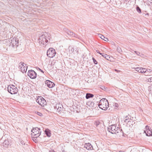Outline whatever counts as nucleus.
<instances>
[{"label": "nucleus", "instance_id": "f257e3e1", "mask_svg": "<svg viewBox=\"0 0 152 152\" xmlns=\"http://www.w3.org/2000/svg\"><path fill=\"white\" fill-rule=\"evenodd\" d=\"M50 38V33L45 32L44 34L40 36L38 42L41 46H44V45L45 46L46 43L48 42Z\"/></svg>", "mask_w": 152, "mask_h": 152}, {"label": "nucleus", "instance_id": "f03ea898", "mask_svg": "<svg viewBox=\"0 0 152 152\" xmlns=\"http://www.w3.org/2000/svg\"><path fill=\"white\" fill-rule=\"evenodd\" d=\"M107 130L113 134H116L121 132L122 129L120 128L116 127L115 125H112L108 126Z\"/></svg>", "mask_w": 152, "mask_h": 152}, {"label": "nucleus", "instance_id": "7ed1b4c3", "mask_svg": "<svg viewBox=\"0 0 152 152\" xmlns=\"http://www.w3.org/2000/svg\"><path fill=\"white\" fill-rule=\"evenodd\" d=\"M108 102L106 99L103 98L101 99L99 103V107L102 109L105 110L108 107Z\"/></svg>", "mask_w": 152, "mask_h": 152}, {"label": "nucleus", "instance_id": "20e7f679", "mask_svg": "<svg viewBox=\"0 0 152 152\" xmlns=\"http://www.w3.org/2000/svg\"><path fill=\"white\" fill-rule=\"evenodd\" d=\"M31 136L34 138L38 137L41 132L40 131V129L38 127L33 128L31 130Z\"/></svg>", "mask_w": 152, "mask_h": 152}, {"label": "nucleus", "instance_id": "39448f33", "mask_svg": "<svg viewBox=\"0 0 152 152\" xmlns=\"http://www.w3.org/2000/svg\"><path fill=\"white\" fill-rule=\"evenodd\" d=\"M8 91L11 94H15L18 92V90L16 87L13 85H10L8 86Z\"/></svg>", "mask_w": 152, "mask_h": 152}, {"label": "nucleus", "instance_id": "423d86ee", "mask_svg": "<svg viewBox=\"0 0 152 152\" xmlns=\"http://www.w3.org/2000/svg\"><path fill=\"white\" fill-rule=\"evenodd\" d=\"M56 53L55 49L53 48H50L48 50L47 54L48 57L53 58L55 56Z\"/></svg>", "mask_w": 152, "mask_h": 152}, {"label": "nucleus", "instance_id": "0eeeda50", "mask_svg": "<svg viewBox=\"0 0 152 152\" xmlns=\"http://www.w3.org/2000/svg\"><path fill=\"white\" fill-rule=\"evenodd\" d=\"M36 101L37 103L42 106H44L46 104V101L42 97L39 96L36 100Z\"/></svg>", "mask_w": 152, "mask_h": 152}, {"label": "nucleus", "instance_id": "6e6552de", "mask_svg": "<svg viewBox=\"0 0 152 152\" xmlns=\"http://www.w3.org/2000/svg\"><path fill=\"white\" fill-rule=\"evenodd\" d=\"M28 75L31 79H35L37 77L36 73L34 71L32 70L28 71Z\"/></svg>", "mask_w": 152, "mask_h": 152}, {"label": "nucleus", "instance_id": "1a4fd4ad", "mask_svg": "<svg viewBox=\"0 0 152 152\" xmlns=\"http://www.w3.org/2000/svg\"><path fill=\"white\" fill-rule=\"evenodd\" d=\"M26 65L23 62H20L19 64V68L21 69V71L22 72H26L27 69V66H26Z\"/></svg>", "mask_w": 152, "mask_h": 152}, {"label": "nucleus", "instance_id": "9d476101", "mask_svg": "<svg viewBox=\"0 0 152 152\" xmlns=\"http://www.w3.org/2000/svg\"><path fill=\"white\" fill-rule=\"evenodd\" d=\"M64 31L68 34L72 36V37L79 38L77 34H75V33H73L71 31L69 30L67 28H64Z\"/></svg>", "mask_w": 152, "mask_h": 152}, {"label": "nucleus", "instance_id": "9b49d317", "mask_svg": "<svg viewBox=\"0 0 152 152\" xmlns=\"http://www.w3.org/2000/svg\"><path fill=\"white\" fill-rule=\"evenodd\" d=\"M19 43V40L18 39L16 38H14L12 39L11 40L10 45L12 47H14L15 45L18 46L17 45Z\"/></svg>", "mask_w": 152, "mask_h": 152}, {"label": "nucleus", "instance_id": "f8f14e48", "mask_svg": "<svg viewBox=\"0 0 152 152\" xmlns=\"http://www.w3.org/2000/svg\"><path fill=\"white\" fill-rule=\"evenodd\" d=\"M45 84L49 88H52L55 85L54 83L50 81L47 80L45 81Z\"/></svg>", "mask_w": 152, "mask_h": 152}, {"label": "nucleus", "instance_id": "ddd939ff", "mask_svg": "<svg viewBox=\"0 0 152 152\" xmlns=\"http://www.w3.org/2000/svg\"><path fill=\"white\" fill-rule=\"evenodd\" d=\"M55 107L57 109V111L58 112H61L63 110V107L61 103H59L58 104H57Z\"/></svg>", "mask_w": 152, "mask_h": 152}, {"label": "nucleus", "instance_id": "4468645a", "mask_svg": "<svg viewBox=\"0 0 152 152\" xmlns=\"http://www.w3.org/2000/svg\"><path fill=\"white\" fill-rule=\"evenodd\" d=\"M84 147L88 150H91L93 149L92 145L89 143H85L84 145Z\"/></svg>", "mask_w": 152, "mask_h": 152}, {"label": "nucleus", "instance_id": "2eb2a0df", "mask_svg": "<svg viewBox=\"0 0 152 152\" xmlns=\"http://www.w3.org/2000/svg\"><path fill=\"white\" fill-rule=\"evenodd\" d=\"M3 145L5 147H8L10 144L7 138H6L4 140V141L2 143Z\"/></svg>", "mask_w": 152, "mask_h": 152}, {"label": "nucleus", "instance_id": "dca6fc26", "mask_svg": "<svg viewBox=\"0 0 152 152\" xmlns=\"http://www.w3.org/2000/svg\"><path fill=\"white\" fill-rule=\"evenodd\" d=\"M144 131L147 136H149L152 134V132L149 129H148V130L145 131L144 130Z\"/></svg>", "mask_w": 152, "mask_h": 152}, {"label": "nucleus", "instance_id": "f3484780", "mask_svg": "<svg viewBox=\"0 0 152 152\" xmlns=\"http://www.w3.org/2000/svg\"><path fill=\"white\" fill-rule=\"evenodd\" d=\"M94 96V95L90 93H87L86 94V99H88L90 98L93 97Z\"/></svg>", "mask_w": 152, "mask_h": 152}, {"label": "nucleus", "instance_id": "a211bd4d", "mask_svg": "<svg viewBox=\"0 0 152 152\" xmlns=\"http://www.w3.org/2000/svg\"><path fill=\"white\" fill-rule=\"evenodd\" d=\"M87 104L90 107L92 108L94 107V104L93 102H88Z\"/></svg>", "mask_w": 152, "mask_h": 152}, {"label": "nucleus", "instance_id": "6ab92c4d", "mask_svg": "<svg viewBox=\"0 0 152 152\" xmlns=\"http://www.w3.org/2000/svg\"><path fill=\"white\" fill-rule=\"evenodd\" d=\"M99 37L102 39L104 40L105 41L107 42L108 41V39L107 38L105 37L103 35L100 34Z\"/></svg>", "mask_w": 152, "mask_h": 152}, {"label": "nucleus", "instance_id": "aec40b11", "mask_svg": "<svg viewBox=\"0 0 152 152\" xmlns=\"http://www.w3.org/2000/svg\"><path fill=\"white\" fill-rule=\"evenodd\" d=\"M45 132L46 135L48 137H50V133L49 132V130L48 129H46L45 131Z\"/></svg>", "mask_w": 152, "mask_h": 152}, {"label": "nucleus", "instance_id": "412c9836", "mask_svg": "<svg viewBox=\"0 0 152 152\" xmlns=\"http://www.w3.org/2000/svg\"><path fill=\"white\" fill-rule=\"evenodd\" d=\"M113 106L115 110H117L118 109L119 105L118 104L115 103L113 105Z\"/></svg>", "mask_w": 152, "mask_h": 152}, {"label": "nucleus", "instance_id": "4be33fe9", "mask_svg": "<svg viewBox=\"0 0 152 152\" xmlns=\"http://www.w3.org/2000/svg\"><path fill=\"white\" fill-rule=\"evenodd\" d=\"M69 49L70 52L73 53L74 51V49L71 46H69Z\"/></svg>", "mask_w": 152, "mask_h": 152}, {"label": "nucleus", "instance_id": "5701e85b", "mask_svg": "<svg viewBox=\"0 0 152 152\" xmlns=\"http://www.w3.org/2000/svg\"><path fill=\"white\" fill-rule=\"evenodd\" d=\"M135 70L136 71H137V72H140V73L141 72V68L140 67H140H137V68H134Z\"/></svg>", "mask_w": 152, "mask_h": 152}, {"label": "nucleus", "instance_id": "b1692460", "mask_svg": "<svg viewBox=\"0 0 152 152\" xmlns=\"http://www.w3.org/2000/svg\"><path fill=\"white\" fill-rule=\"evenodd\" d=\"M117 50L119 53H121L122 52V50L121 48L119 46L117 47Z\"/></svg>", "mask_w": 152, "mask_h": 152}, {"label": "nucleus", "instance_id": "393cba45", "mask_svg": "<svg viewBox=\"0 0 152 152\" xmlns=\"http://www.w3.org/2000/svg\"><path fill=\"white\" fill-rule=\"evenodd\" d=\"M146 69L145 68H141V69L140 73H146Z\"/></svg>", "mask_w": 152, "mask_h": 152}, {"label": "nucleus", "instance_id": "a878e982", "mask_svg": "<svg viewBox=\"0 0 152 152\" xmlns=\"http://www.w3.org/2000/svg\"><path fill=\"white\" fill-rule=\"evenodd\" d=\"M136 10L137 12H138L139 13H141V9L139 7H137Z\"/></svg>", "mask_w": 152, "mask_h": 152}, {"label": "nucleus", "instance_id": "bb28decb", "mask_svg": "<svg viewBox=\"0 0 152 152\" xmlns=\"http://www.w3.org/2000/svg\"><path fill=\"white\" fill-rule=\"evenodd\" d=\"M100 123L99 121H95L94 123V125L96 126H97L100 124Z\"/></svg>", "mask_w": 152, "mask_h": 152}, {"label": "nucleus", "instance_id": "cd10ccee", "mask_svg": "<svg viewBox=\"0 0 152 152\" xmlns=\"http://www.w3.org/2000/svg\"><path fill=\"white\" fill-rule=\"evenodd\" d=\"M124 121L125 123H127L129 122H131L130 121V119H124Z\"/></svg>", "mask_w": 152, "mask_h": 152}, {"label": "nucleus", "instance_id": "c85d7f7f", "mask_svg": "<svg viewBox=\"0 0 152 152\" xmlns=\"http://www.w3.org/2000/svg\"><path fill=\"white\" fill-rule=\"evenodd\" d=\"M104 55L106 56L104 58H105L106 59L108 60L110 58L109 56L108 55H107V54Z\"/></svg>", "mask_w": 152, "mask_h": 152}, {"label": "nucleus", "instance_id": "c756f323", "mask_svg": "<svg viewBox=\"0 0 152 152\" xmlns=\"http://www.w3.org/2000/svg\"><path fill=\"white\" fill-rule=\"evenodd\" d=\"M92 59L93 61V62H94V63L95 64H97V61L94 58H92Z\"/></svg>", "mask_w": 152, "mask_h": 152}, {"label": "nucleus", "instance_id": "7c9ffc66", "mask_svg": "<svg viewBox=\"0 0 152 152\" xmlns=\"http://www.w3.org/2000/svg\"><path fill=\"white\" fill-rule=\"evenodd\" d=\"M134 53L140 56V53L138 52L137 51H134Z\"/></svg>", "mask_w": 152, "mask_h": 152}, {"label": "nucleus", "instance_id": "2f4dec72", "mask_svg": "<svg viewBox=\"0 0 152 152\" xmlns=\"http://www.w3.org/2000/svg\"><path fill=\"white\" fill-rule=\"evenodd\" d=\"M147 81L148 82H152V77H150L148 79Z\"/></svg>", "mask_w": 152, "mask_h": 152}, {"label": "nucleus", "instance_id": "473e14b6", "mask_svg": "<svg viewBox=\"0 0 152 152\" xmlns=\"http://www.w3.org/2000/svg\"><path fill=\"white\" fill-rule=\"evenodd\" d=\"M151 71H152V70L150 69H146V72H151Z\"/></svg>", "mask_w": 152, "mask_h": 152}, {"label": "nucleus", "instance_id": "72a5a7b5", "mask_svg": "<svg viewBox=\"0 0 152 152\" xmlns=\"http://www.w3.org/2000/svg\"><path fill=\"white\" fill-rule=\"evenodd\" d=\"M129 118H130V116H129V115L128 116L127 115L125 117L124 119H130Z\"/></svg>", "mask_w": 152, "mask_h": 152}, {"label": "nucleus", "instance_id": "f704fd0d", "mask_svg": "<svg viewBox=\"0 0 152 152\" xmlns=\"http://www.w3.org/2000/svg\"><path fill=\"white\" fill-rule=\"evenodd\" d=\"M37 115H39V116H42V113L39 112H37Z\"/></svg>", "mask_w": 152, "mask_h": 152}, {"label": "nucleus", "instance_id": "c9c22d12", "mask_svg": "<svg viewBox=\"0 0 152 152\" xmlns=\"http://www.w3.org/2000/svg\"><path fill=\"white\" fill-rule=\"evenodd\" d=\"M106 54H105V53H102V54H101V55L104 58L105 56H106L104 55H106Z\"/></svg>", "mask_w": 152, "mask_h": 152}, {"label": "nucleus", "instance_id": "e433bc0d", "mask_svg": "<svg viewBox=\"0 0 152 152\" xmlns=\"http://www.w3.org/2000/svg\"><path fill=\"white\" fill-rule=\"evenodd\" d=\"M146 130H148V129H149V127L148 126H146L145 127Z\"/></svg>", "mask_w": 152, "mask_h": 152}, {"label": "nucleus", "instance_id": "4c0bfd02", "mask_svg": "<svg viewBox=\"0 0 152 152\" xmlns=\"http://www.w3.org/2000/svg\"><path fill=\"white\" fill-rule=\"evenodd\" d=\"M101 88L103 90H104L105 89H106V88H105V87L104 86H102V87Z\"/></svg>", "mask_w": 152, "mask_h": 152}, {"label": "nucleus", "instance_id": "58836bf2", "mask_svg": "<svg viewBox=\"0 0 152 152\" xmlns=\"http://www.w3.org/2000/svg\"><path fill=\"white\" fill-rule=\"evenodd\" d=\"M96 51L97 53L100 54V55L102 54V53H101L99 50H96Z\"/></svg>", "mask_w": 152, "mask_h": 152}, {"label": "nucleus", "instance_id": "ea45409f", "mask_svg": "<svg viewBox=\"0 0 152 152\" xmlns=\"http://www.w3.org/2000/svg\"><path fill=\"white\" fill-rule=\"evenodd\" d=\"M115 71L117 72H120V71L117 69H115Z\"/></svg>", "mask_w": 152, "mask_h": 152}, {"label": "nucleus", "instance_id": "a19ab883", "mask_svg": "<svg viewBox=\"0 0 152 152\" xmlns=\"http://www.w3.org/2000/svg\"><path fill=\"white\" fill-rule=\"evenodd\" d=\"M20 143H21L22 144V145H23V144H24V145L25 144V143H24V142H23V141H21V142H20Z\"/></svg>", "mask_w": 152, "mask_h": 152}, {"label": "nucleus", "instance_id": "79ce46f5", "mask_svg": "<svg viewBox=\"0 0 152 152\" xmlns=\"http://www.w3.org/2000/svg\"><path fill=\"white\" fill-rule=\"evenodd\" d=\"M39 69L40 71H41V72H42V73H44V72L42 70H41V69Z\"/></svg>", "mask_w": 152, "mask_h": 152}, {"label": "nucleus", "instance_id": "37998d69", "mask_svg": "<svg viewBox=\"0 0 152 152\" xmlns=\"http://www.w3.org/2000/svg\"><path fill=\"white\" fill-rule=\"evenodd\" d=\"M50 152H55L53 151H50Z\"/></svg>", "mask_w": 152, "mask_h": 152}, {"label": "nucleus", "instance_id": "c03bdc74", "mask_svg": "<svg viewBox=\"0 0 152 152\" xmlns=\"http://www.w3.org/2000/svg\"><path fill=\"white\" fill-rule=\"evenodd\" d=\"M4 139V137H3L1 138V140H3V139Z\"/></svg>", "mask_w": 152, "mask_h": 152}]
</instances>
